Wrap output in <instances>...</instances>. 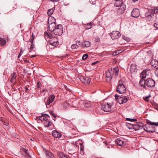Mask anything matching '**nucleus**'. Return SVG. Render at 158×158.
<instances>
[{
	"label": "nucleus",
	"mask_w": 158,
	"mask_h": 158,
	"mask_svg": "<svg viewBox=\"0 0 158 158\" xmlns=\"http://www.w3.org/2000/svg\"><path fill=\"white\" fill-rule=\"evenodd\" d=\"M113 101L112 100L111 101L107 100L106 102L105 101L102 104V109L105 112L113 111L112 107L114 105Z\"/></svg>",
	"instance_id": "nucleus-1"
},
{
	"label": "nucleus",
	"mask_w": 158,
	"mask_h": 158,
	"mask_svg": "<svg viewBox=\"0 0 158 158\" xmlns=\"http://www.w3.org/2000/svg\"><path fill=\"white\" fill-rule=\"evenodd\" d=\"M48 22L49 24L48 28L49 30L50 31L52 32L56 27V19L52 17H50L48 18Z\"/></svg>",
	"instance_id": "nucleus-2"
},
{
	"label": "nucleus",
	"mask_w": 158,
	"mask_h": 158,
	"mask_svg": "<svg viewBox=\"0 0 158 158\" xmlns=\"http://www.w3.org/2000/svg\"><path fill=\"white\" fill-rule=\"evenodd\" d=\"M152 11L151 9H148L147 11L145 13L144 15L142 16V17L146 18L147 20L150 21L154 16Z\"/></svg>",
	"instance_id": "nucleus-3"
},
{
	"label": "nucleus",
	"mask_w": 158,
	"mask_h": 158,
	"mask_svg": "<svg viewBox=\"0 0 158 158\" xmlns=\"http://www.w3.org/2000/svg\"><path fill=\"white\" fill-rule=\"evenodd\" d=\"M143 129L146 131L148 133H153L155 131V127L148 123L144 126Z\"/></svg>",
	"instance_id": "nucleus-4"
},
{
	"label": "nucleus",
	"mask_w": 158,
	"mask_h": 158,
	"mask_svg": "<svg viewBox=\"0 0 158 158\" xmlns=\"http://www.w3.org/2000/svg\"><path fill=\"white\" fill-rule=\"evenodd\" d=\"M56 35H60L63 33L62 26L60 24L57 25L56 28L52 32Z\"/></svg>",
	"instance_id": "nucleus-5"
},
{
	"label": "nucleus",
	"mask_w": 158,
	"mask_h": 158,
	"mask_svg": "<svg viewBox=\"0 0 158 158\" xmlns=\"http://www.w3.org/2000/svg\"><path fill=\"white\" fill-rule=\"evenodd\" d=\"M155 81L151 78H148L146 80V87L148 88H152L155 86Z\"/></svg>",
	"instance_id": "nucleus-6"
},
{
	"label": "nucleus",
	"mask_w": 158,
	"mask_h": 158,
	"mask_svg": "<svg viewBox=\"0 0 158 158\" xmlns=\"http://www.w3.org/2000/svg\"><path fill=\"white\" fill-rule=\"evenodd\" d=\"M128 124L130 125H131L133 127H132L135 131L140 129H142L143 127H144V126L143 123L140 122L137 123L134 125L129 123H128Z\"/></svg>",
	"instance_id": "nucleus-7"
},
{
	"label": "nucleus",
	"mask_w": 158,
	"mask_h": 158,
	"mask_svg": "<svg viewBox=\"0 0 158 158\" xmlns=\"http://www.w3.org/2000/svg\"><path fill=\"white\" fill-rule=\"evenodd\" d=\"M55 98V96L52 94L48 98L47 100L45 103L47 108H49L51 107L50 104L54 101Z\"/></svg>",
	"instance_id": "nucleus-8"
},
{
	"label": "nucleus",
	"mask_w": 158,
	"mask_h": 158,
	"mask_svg": "<svg viewBox=\"0 0 158 158\" xmlns=\"http://www.w3.org/2000/svg\"><path fill=\"white\" fill-rule=\"evenodd\" d=\"M116 91L120 94H123L125 92L126 89L125 85H118L117 86Z\"/></svg>",
	"instance_id": "nucleus-9"
},
{
	"label": "nucleus",
	"mask_w": 158,
	"mask_h": 158,
	"mask_svg": "<svg viewBox=\"0 0 158 158\" xmlns=\"http://www.w3.org/2000/svg\"><path fill=\"white\" fill-rule=\"evenodd\" d=\"M80 79L82 82L85 84H89L91 81V79L87 77H80Z\"/></svg>",
	"instance_id": "nucleus-10"
},
{
	"label": "nucleus",
	"mask_w": 158,
	"mask_h": 158,
	"mask_svg": "<svg viewBox=\"0 0 158 158\" xmlns=\"http://www.w3.org/2000/svg\"><path fill=\"white\" fill-rule=\"evenodd\" d=\"M128 97L127 96H122L120 97L118 100V102L120 104L125 103L128 100Z\"/></svg>",
	"instance_id": "nucleus-11"
},
{
	"label": "nucleus",
	"mask_w": 158,
	"mask_h": 158,
	"mask_svg": "<svg viewBox=\"0 0 158 158\" xmlns=\"http://www.w3.org/2000/svg\"><path fill=\"white\" fill-rule=\"evenodd\" d=\"M118 7H119L116 10L117 13L119 14L123 13L126 9V5L124 4H122L121 6Z\"/></svg>",
	"instance_id": "nucleus-12"
},
{
	"label": "nucleus",
	"mask_w": 158,
	"mask_h": 158,
	"mask_svg": "<svg viewBox=\"0 0 158 158\" xmlns=\"http://www.w3.org/2000/svg\"><path fill=\"white\" fill-rule=\"evenodd\" d=\"M138 70L136 65L135 63L132 64L130 67V71L131 73H135Z\"/></svg>",
	"instance_id": "nucleus-13"
},
{
	"label": "nucleus",
	"mask_w": 158,
	"mask_h": 158,
	"mask_svg": "<svg viewBox=\"0 0 158 158\" xmlns=\"http://www.w3.org/2000/svg\"><path fill=\"white\" fill-rule=\"evenodd\" d=\"M139 15V11L138 9H134L133 10L131 13V16L132 17L137 18Z\"/></svg>",
	"instance_id": "nucleus-14"
},
{
	"label": "nucleus",
	"mask_w": 158,
	"mask_h": 158,
	"mask_svg": "<svg viewBox=\"0 0 158 158\" xmlns=\"http://www.w3.org/2000/svg\"><path fill=\"white\" fill-rule=\"evenodd\" d=\"M44 152L46 153V155L47 158H55L54 155L50 152L46 150L45 149H43Z\"/></svg>",
	"instance_id": "nucleus-15"
},
{
	"label": "nucleus",
	"mask_w": 158,
	"mask_h": 158,
	"mask_svg": "<svg viewBox=\"0 0 158 158\" xmlns=\"http://www.w3.org/2000/svg\"><path fill=\"white\" fill-rule=\"evenodd\" d=\"M52 135L55 138H60L61 137L62 135L61 133H60L56 130H54L52 132Z\"/></svg>",
	"instance_id": "nucleus-16"
},
{
	"label": "nucleus",
	"mask_w": 158,
	"mask_h": 158,
	"mask_svg": "<svg viewBox=\"0 0 158 158\" xmlns=\"http://www.w3.org/2000/svg\"><path fill=\"white\" fill-rule=\"evenodd\" d=\"M79 104L81 105H84L86 108L89 107L91 106L90 103L87 101L81 100L79 102Z\"/></svg>",
	"instance_id": "nucleus-17"
},
{
	"label": "nucleus",
	"mask_w": 158,
	"mask_h": 158,
	"mask_svg": "<svg viewBox=\"0 0 158 158\" xmlns=\"http://www.w3.org/2000/svg\"><path fill=\"white\" fill-rule=\"evenodd\" d=\"M123 140L124 139L122 138H118L115 140V142L119 146H124L125 143Z\"/></svg>",
	"instance_id": "nucleus-18"
},
{
	"label": "nucleus",
	"mask_w": 158,
	"mask_h": 158,
	"mask_svg": "<svg viewBox=\"0 0 158 158\" xmlns=\"http://www.w3.org/2000/svg\"><path fill=\"white\" fill-rule=\"evenodd\" d=\"M151 64L155 68H158V61L156 59H152L150 62Z\"/></svg>",
	"instance_id": "nucleus-19"
},
{
	"label": "nucleus",
	"mask_w": 158,
	"mask_h": 158,
	"mask_svg": "<svg viewBox=\"0 0 158 158\" xmlns=\"http://www.w3.org/2000/svg\"><path fill=\"white\" fill-rule=\"evenodd\" d=\"M139 84L141 87L147 89V87L146 85V80L143 79H141L139 81Z\"/></svg>",
	"instance_id": "nucleus-20"
},
{
	"label": "nucleus",
	"mask_w": 158,
	"mask_h": 158,
	"mask_svg": "<svg viewBox=\"0 0 158 158\" xmlns=\"http://www.w3.org/2000/svg\"><path fill=\"white\" fill-rule=\"evenodd\" d=\"M148 71V70H147L145 69L143 70L140 74V77L142 78V79L145 78L147 75V72Z\"/></svg>",
	"instance_id": "nucleus-21"
},
{
	"label": "nucleus",
	"mask_w": 158,
	"mask_h": 158,
	"mask_svg": "<svg viewBox=\"0 0 158 158\" xmlns=\"http://www.w3.org/2000/svg\"><path fill=\"white\" fill-rule=\"evenodd\" d=\"M76 101L75 100H74L72 98L70 100H68L67 102L69 105L70 106L72 107L73 106L76 107V106H74L73 104L74 102H75Z\"/></svg>",
	"instance_id": "nucleus-22"
},
{
	"label": "nucleus",
	"mask_w": 158,
	"mask_h": 158,
	"mask_svg": "<svg viewBox=\"0 0 158 158\" xmlns=\"http://www.w3.org/2000/svg\"><path fill=\"white\" fill-rule=\"evenodd\" d=\"M123 3V2L122 0H118L116 1L114 3V6H121Z\"/></svg>",
	"instance_id": "nucleus-23"
},
{
	"label": "nucleus",
	"mask_w": 158,
	"mask_h": 158,
	"mask_svg": "<svg viewBox=\"0 0 158 158\" xmlns=\"http://www.w3.org/2000/svg\"><path fill=\"white\" fill-rule=\"evenodd\" d=\"M126 82L125 78L123 77L120 80L118 81V84L119 85H124L125 82Z\"/></svg>",
	"instance_id": "nucleus-24"
},
{
	"label": "nucleus",
	"mask_w": 158,
	"mask_h": 158,
	"mask_svg": "<svg viewBox=\"0 0 158 158\" xmlns=\"http://www.w3.org/2000/svg\"><path fill=\"white\" fill-rule=\"evenodd\" d=\"M52 124V122L49 120H47L44 122V125L46 127H48L50 126Z\"/></svg>",
	"instance_id": "nucleus-25"
},
{
	"label": "nucleus",
	"mask_w": 158,
	"mask_h": 158,
	"mask_svg": "<svg viewBox=\"0 0 158 158\" xmlns=\"http://www.w3.org/2000/svg\"><path fill=\"white\" fill-rule=\"evenodd\" d=\"M41 115H42L43 117V120H44L46 121L47 120H48V118H49V115L47 114H44L43 113L41 114Z\"/></svg>",
	"instance_id": "nucleus-26"
},
{
	"label": "nucleus",
	"mask_w": 158,
	"mask_h": 158,
	"mask_svg": "<svg viewBox=\"0 0 158 158\" xmlns=\"http://www.w3.org/2000/svg\"><path fill=\"white\" fill-rule=\"evenodd\" d=\"M0 42L1 46H4L6 44V41L5 39L0 37Z\"/></svg>",
	"instance_id": "nucleus-27"
},
{
	"label": "nucleus",
	"mask_w": 158,
	"mask_h": 158,
	"mask_svg": "<svg viewBox=\"0 0 158 158\" xmlns=\"http://www.w3.org/2000/svg\"><path fill=\"white\" fill-rule=\"evenodd\" d=\"M116 34L117 36H119L120 35V33L118 31H113L111 33V34L110 35V36L111 38L114 37V34Z\"/></svg>",
	"instance_id": "nucleus-28"
},
{
	"label": "nucleus",
	"mask_w": 158,
	"mask_h": 158,
	"mask_svg": "<svg viewBox=\"0 0 158 158\" xmlns=\"http://www.w3.org/2000/svg\"><path fill=\"white\" fill-rule=\"evenodd\" d=\"M151 10L152 11V12L153 15L154 14H156L158 13V7H154L152 9H151Z\"/></svg>",
	"instance_id": "nucleus-29"
},
{
	"label": "nucleus",
	"mask_w": 158,
	"mask_h": 158,
	"mask_svg": "<svg viewBox=\"0 0 158 158\" xmlns=\"http://www.w3.org/2000/svg\"><path fill=\"white\" fill-rule=\"evenodd\" d=\"M44 35L46 36H48V37H49L50 39L52 38V35L50 33L45 32H44Z\"/></svg>",
	"instance_id": "nucleus-30"
},
{
	"label": "nucleus",
	"mask_w": 158,
	"mask_h": 158,
	"mask_svg": "<svg viewBox=\"0 0 158 158\" xmlns=\"http://www.w3.org/2000/svg\"><path fill=\"white\" fill-rule=\"evenodd\" d=\"M50 39V40H49L48 43L49 44L51 45L54 42L56 41V40L55 38H51Z\"/></svg>",
	"instance_id": "nucleus-31"
},
{
	"label": "nucleus",
	"mask_w": 158,
	"mask_h": 158,
	"mask_svg": "<svg viewBox=\"0 0 158 158\" xmlns=\"http://www.w3.org/2000/svg\"><path fill=\"white\" fill-rule=\"evenodd\" d=\"M147 123H148L150 125H152V126L154 125L155 126H158V122L157 123H155V122H152L150 121H147Z\"/></svg>",
	"instance_id": "nucleus-32"
},
{
	"label": "nucleus",
	"mask_w": 158,
	"mask_h": 158,
	"mask_svg": "<svg viewBox=\"0 0 158 158\" xmlns=\"http://www.w3.org/2000/svg\"><path fill=\"white\" fill-rule=\"evenodd\" d=\"M83 45L85 47H88L90 45V42L89 41H85Z\"/></svg>",
	"instance_id": "nucleus-33"
},
{
	"label": "nucleus",
	"mask_w": 158,
	"mask_h": 158,
	"mask_svg": "<svg viewBox=\"0 0 158 158\" xmlns=\"http://www.w3.org/2000/svg\"><path fill=\"white\" fill-rule=\"evenodd\" d=\"M107 71L109 72V73L113 77V76L114 73V71L113 70L112 68L109 69Z\"/></svg>",
	"instance_id": "nucleus-34"
},
{
	"label": "nucleus",
	"mask_w": 158,
	"mask_h": 158,
	"mask_svg": "<svg viewBox=\"0 0 158 158\" xmlns=\"http://www.w3.org/2000/svg\"><path fill=\"white\" fill-rule=\"evenodd\" d=\"M126 120L127 121H130L131 122H136L137 121V119L135 118H126Z\"/></svg>",
	"instance_id": "nucleus-35"
},
{
	"label": "nucleus",
	"mask_w": 158,
	"mask_h": 158,
	"mask_svg": "<svg viewBox=\"0 0 158 158\" xmlns=\"http://www.w3.org/2000/svg\"><path fill=\"white\" fill-rule=\"evenodd\" d=\"M151 97V95H149L148 96L143 97V99L146 102H148L149 101V98Z\"/></svg>",
	"instance_id": "nucleus-36"
},
{
	"label": "nucleus",
	"mask_w": 158,
	"mask_h": 158,
	"mask_svg": "<svg viewBox=\"0 0 158 158\" xmlns=\"http://www.w3.org/2000/svg\"><path fill=\"white\" fill-rule=\"evenodd\" d=\"M113 70L114 71V73L115 75L116 76L118 74V68H114Z\"/></svg>",
	"instance_id": "nucleus-37"
},
{
	"label": "nucleus",
	"mask_w": 158,
	"mask_h": 158,
	"mask_svg": "<svg viewBox=\"0 0 158 158\" xmlns=\"http://www.w3.org/2000/svg\"><path fill=\"white\" fill-rule=\"evenodd\" d=\"M35 36L34 35L33 33H32V36L30 39V41L31 43H33L34 39H35Z\"/></svg>",
	"instance_id": "nucleus-38"
},
{
	"label": "nucleus",
	"mask_w": 158,
	"mask_h": 158,
	"mask_svg": "<svg viewBox=\"0 0 158 158\" xmlns=\"http://www.w3.org/2000/svg\"><path fill=\"white\" fill-rule=\"evenodd\" d=\"M78 46L77 44H74L71 46V48L72 49H75L78 48Z\"/></svg>",
	"instance_id": "nucleus-39"
},
{
	"label": "nucleus",
	"mask_w": 158,
	"mask_h": 158,
	"mask_svg": "<svg viewBox=\"0 0 158 158\" xmlns=\"http://www.w3.org/2000/svg\"><path fill=\"white\" fill-rule=\"evenodd\" d=\"M53 12V10L52 9L48 10L47 13L48 16H51Z\"/></svg>",
	"instance_id": "nucleus-40"
},
{
	"label": "nucleus",
	"mask_w": 158,
	"mask_h": 158,
	"mask_svg": "<svg viewBox=\"0 0 158 158\" xmlns=\"http://www.w3.org/2000/svg\"><path fill=\"white\" fill-rule=\"evenodd\" d=\"M106 77L107 78H110V79H111L112 78V77L111 75L109 73V72H108L107 71L106 73Z\"/></svg>",
	"instance_id": "nucleus-41"
},
{
	"label": "nucleus",
	"mask_w": 158,
	"mask_h": 158,
	"mask_svg": "<svg viewBox=\"0 0 158 158\" xmlns=\"http://www.w3.org/2000/svg\"><path fill=\"white\" fill-rule=\"evenodd\" d=\"M59 44V42L58 41L56 40L51 45L54 47H57Z\"/></svg>",
	"instance_id": "nucleus-42"
},
{
	"label": "nucleus",
	"mask_w": 158,
	"mask_h": 158,
	"mask_svg": "<svg viewBox=\"0 0 158 158\" xmlns=\"http://www.w3.org/2000/svg\"><path fill=\"white\" fill-rule=\"evenodd\" d=\"M64 154L63 153L59 152L57 153L58 156L61 158H62Z\"/></svg>",
	"instance_id": "nucleus-43"
},
{
	"label": "nucleus",
	"mask_w": 158,
	"mask_h": 158,
	"mask_svg": "<svg viewBox=\"0 0 158 158\" xmlns=\"http://www.w3.org/2000/svg\"><path fill=\"white\" fill-rule=\"evenodd\" d=\"M69 105L68 103L67 102H64L63 104V106L64 107V108H66Z\"/></svg>",
	"instance_id": "nucleus-44"
},
{
	"label": "nucleus",
	"mask_w": 158,
	"mask_h": 158,
	"mask_svg": "<svg viewBox=\"0 0 158 158\" xmlns=\"http://www.w3.org/2000/svg\"><path fill=\"white\" fill-rule=\"evenodd\" d=\"M88 55L87 54H84L82 57V59L83 60H85L88 57Z\"/></svg>",
	"instance_id": "nucleus-45"
},
{
	"label": "nucleus",
	"mask_w": 158,
	"mask_h": 158,
	"mask_svg": "<svg viewBox=\"0 0 158 158\" xmlns=\"http://www.w3.org/2000/svg\"><path fill=\"white\" fill-rule=\"evenodd\" d=\"M50 113L51 114L54 118H56V115L53 113V111H51L50 112Z\"/></svg>",
	"instance_id": "nucleus-46"
},
{
	"label": "nucleus",
	"mask_w": 158,
	"mask_h": 158,
	"mask_svg": "<svg viewBox=\"0 0 158 158\" xmlns=\"http://www.w3.org/2000/svg\"><path fill=\"white\" fill-rule=\"evenodd\" d=\"M154 26L156 29H158V22H156L154 23Z\"/></svg>",
	"instance_id": "nucleus-47"
},
{
	"label": "nucleus",
	"mask_w": 158,
	"mask_h": 158,
	"mask_svg": "<svg viewBox=\"0 0 158 158\" xmlns=\"http://www.w3.org/2000/svg\"><path fill=\"white\" fill-rule=\"evenodd\" d=\"M11 78H13L15 79L16 78V73L14 72L13 74L11 75Z\"/></svg>",
	"instance_id": "nucleus-48"
},
{
	"label": "nucleus",
	"mask_w": 158,
	"mask_h": 158,
	"mask_svg": "<svg viewBox=\"0 0 158 158\" xmlns=\"http://www.w3.org/2000/svg\"><path fill=\"white\" fill-rule=\"evenodd\" d=\"M41 85V83L40 82H38L37 83V88L38 89L39 88H40V86Z\"/></svg>",
	"instance_id": "nucleus-49"
},
{
	"label": "nucleus",
	"mask_w": 158,
	"mask_h": 158,
	"mask_svg": "<svg viewBox=\"0 0 158 158\" xmlns=\"http://www.w3.org/2000/svg\"><path fill=\"white\" fill-rule=\"evenodd\" d=\"M22 151L25 153L26 154H28V153L27 150L25 148H23Z\"/></svg>",
	"instance_id": "nucleus-50"
},
{
	"label": "nucleus",
	"mask_w": 158,
	"mask_h": 158,
	"mask_svg": "<svg viewBox=\"0 0 158 158\" xmlns=\"http://www.w3.org/2000/svg\"><path fill=\"white\" fill-rule=\"evenodd\" d=\"M22 49H21L20 50V52L19 53V55L18 56V58H19L20 57V56L22 55Z\"/></svg>",
	"instance_id": "nucleus-51"
},
{
	"label": "nucleus",
	"mask_w": 158,
	"mask_h": 158,
	"mask_svg": "<svg viewBox=\"0 0 158 158\" xmlns=\"http://www.w3.org/2000/svg\"><path fill=\"white\" fill-rule=\"evenodd\" d=\"M119 51L118 50V51H116L115 52H114L113 53V55H118L119 53Z\"/></svg>",
	"instance_id": "nucleus-52"
},
{
	"label": "nucleus",
	"mask_w": 158,
	"mask_h": 158,
	"mask_svg": "<svg viewBox=\"0 0 158 158\" xmlns=\"http://www.w3.org/2000/svg\"><path fill=\"white\" fill-rule=\"evenodd\" d=\"M35 47V45L34 44H33V43H31V47L30 48V49L32 50Z\"/></svg>",
	"instance_id": "nucleus-53"
},
{
	"label": "nucleus",
	"mask_w": 158,
	"mask_h": 158,
	"mask_svg": "<svg viewBox=\"0 0 158 158\" xmlns=\"http://www.w3.org/2000/svg\"><path fill=\"white\" fill-rule=\"evenodd\" d=\"M114 97H115L116 100H118V98H119V96L118 95L115 94Z\"/></svg>",
	"instance_id": "nucleus-54"
},
{
	"label": "nucleus",
	"mask_w": 158,
	"mask_h": 158,
	"mask_svg": "<svg viewBox=\"0 0 158 158\" xmlns=\"http://www.w3.org/2000/svg\"><path fill=\"white\" fill-rule=\"evenodd\" d=\"M42 118L43 117L42 115H41V116H40L37 118V119H39V120H43Z\"/></svg>",
	"instance_id": "nucleus-55"
},
{
	"label": "nucleus",
	"mask_w": 158,
	"mask_h": 158,
	"mask_svg": "<svg viewBox=\"0 0 158 158\" xmlns=\"http://www.w3.org/2000/svg\"><path fill=\"white\" fill-rule=\"evenodd\" d=\"M25 157H26L27 158H31V156L29 155V153L26 154V155L25 156Z\"/></svg>",
	"instance_id": "nucleus-56"
},
{
	"label": "nucleus",
	"mask_w": 158,
	"mask_h": 158,
	"mask_svg": "<svg viewBox=\"0 0 158 158\" xmlns=\"http://www.w3.org/2000/svg\"><path fill=\"white\" fill-rule=\"evenodd\" d=\"M155 73L156 75L157 76V77H158V68L157 69V70L155 72Z\"/></svg>",
	"instance_id": "nucleus-57"
},
{
	"label": "nucleus",
	"mask_w": 158,
	"mask_h": 158,
	"mask_svg": "<svg viewBox=\"0 0 158 158\" xmlns=\"http://www.w3.org/2000/svg\"><path fill=\"white\" fill-rule=\"evenodd\" d=\"M100 40V39L98 37L96 39V40H95L96 42H99Z\"/></svg>",
	"instance_id": "nucleus-58"
},
{
	"label": "nucleus",
	"mask_w": 158,
	"mask_h": 158,
	"mask_svg": "<svg viewBox=\"0 0 158 158\" xmlns=\"http://www.w3.org/2000/svg\"><path fill=\"white\" fill-rule=\"evenodd\" d=\"M117 35L116 34H114V37L112 38V39H115V37L117 38Z\"/></svg>",
	"instance_id": "nucleus-59"
},
{
	"label": "nucleus",
	"mask_w": 158,
	"mask_h": 158,
	"mask_svg": "<svg viewBox=\"0 0 158 158\" xmlns=\"http://www.w3.org/2000/svg\"><path fill=\"white\" fill-rule=\"evenodd\" d=\"M92 24L91 23H89L87 24V26H88L89 25V26H91Z\"/></svg>",
	"instance_id": "nucleus-60"
},
{
	"label": "nucleus",
	"mask_w": 158,
	"mask_h": 158,
	"mask_svg": "<svg viewBox=\"0 0 158 158\" xmlns=\"http://www.w3.org/2000/svg\"><path fill=\"white\" fill-rule=\"evenodd\" d=\"M25 92H26L28 89L27 86H25Z\"/></svg>",
	"instance_id": "nucleus-61"
},
{
	"label": "nucleus",
	"mask_w": 158,
	"mask_h": 158,
	"mask_svg": "<svg viewBox=\"0 0 158 158\" xmlns=\"http://www.w3.org/2000/svg\"><path fill=\"white\" fill-rule=\"evenodd\" d=\"M50 1H51L53 2H58L59 0H50Z\"/></svg>",
	"instance_id": "nucleus-62"
},
{
	"label": "nucleus",
	"mask_w": 158,
	"mask_h": 158,
	"mask_svg": "<svg viewBox=\"0 0 158 158\" xmlns=\"http://www.w3.org/2000/svg\"><path fill=\"white\" fill-rule=\"evenodd\" d=\"M15 80V79L11 78L10 80V81L12 82H13L14 81V80Z\"/></svg>",
	"instance_id": "nucleus-63"
},
{
	"label": "nucleus",
	"mask_w": 158,
	"mask_h": 158,
	"mask_svg": "<svg viewBox=\"0 0 158 158\" xmlns=\"http://www.w3.org/2000/svg\"><path fill=\"white\" fill-rule=\"evenodd\" d=\"M24 60L25 62H29V61L27 60Z\"/></svg>",
	"instance_id": "nucleus-64"
}]
</instances>
